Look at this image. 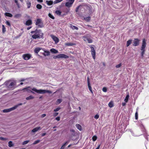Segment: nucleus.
Wrapping results in <instances>:
<instances>
[{"label": "nucleus", "mask_w": 149, "mask_h": 149, "mask_svg": "<svg viewBox=\"0 0 149 149\" xmlns=\"http://www.w3.org/2000/svg\"><path fill=\"white\" fill-rule=\"evenodd\" d=\"M37 1L39 2H42L43 1V0H37Z\"/></svg>", "instance_id": "62"}, {"label": "nucleus", "mask_w": 149, "mask_h": 149, "mask_svg": "<svg viewBox=\"0 0 149 149\" xmlns=\"http://www.w3.org/2000/svg\"><path fill=\"white\" fill-rule=\"evenodd\" d=\"M7 25H8L9 26H10V22L8 21H7L6 22Z\"/></svg>", "instance_id": "53"}, {"label": "nucleus", "mask_w": 149, "mask_h": 149, "mask_svg": "<svg viewBox=\"0 0 149 149\" xmlns=\"http://www.w3.org/2000/svg\"><path fill=\"white\" fill-rule=\"evenodd\" d=\"M50 36L53 40L55 42V44H56L58 42V39L56 36L53 35H51Z\"/></svg>", "instance_id": "11"}, {"label": "nucleus", "mask_w": 149, "mask_h": 149, "mask_svg": "<svg viewBox=\"0 0 149 149\" xmlns=\"http://www.w3.org/2000/svg\"><path fill=\"white\" fill-rule=\"evenodd\" d=\"M7 139V138H5L2 137H0V140H3V141H5Z\"/></svg>", "instance_id": "46"}, {"label": "nucleus", "mask_w": 149, "mask_h": 149, "mask_svg": "<svg viewBox=\"0 0 149 149\" xmlns=\"http://www.w3.org/2000/svg\"><path fill=\"white\" fill-rule=\"evenodd\" d=\"M126 102H123L122 103V105L123 106H124L125 105H126Z\"/></svg>", "instance_id": "59"}, {"label": "nucleus", "mask_w": 149, "mask_h": 149, "mask_svg": "<svg viewBox=\"0 0 149 149\" xmlns=\"http://www.w3.org/2000/svg\"><path fill=\"white\" fill-rule=\"evenodd\" d=\"M84 19L87 22H89L91 20V17H84Z\"/></svg>", "instance_id": "32"}, {"label": "nucleus", "mask_w": 149, "mask_h": 149, "mask_svg": "<svg viewBox=\"0 0 149 149\" xmlns=\"http://www.w3.org/2000/svg\"><path fill=\"white\" fill-rule=\"evenodd\" d=\"M129 97V94L126 95V97L124 100V101L125 102H128Z\"/></svg>", "instance_id": "31"}, {"label": "nucleus", "mask_w": 149, "mask_h": 149, "mask_svg": "<svg viewBox=\"0 0 149 149\" xmlns=\"http://www.w3.org/2000/svg\"><path fill=\"white\" fill-rule=\"evenodd\" d=\"M88 86L90 91H91V93H93V91L92 90L91 87V86L90 84H88Z\"/></svg>", "instance_id": "36"}, {"label": "nucleus", "mask_w": 149, "mask_h": 149, "mask_svg": "<svg viewBox=\"0 0 149 149\" xmlns=\"http://www.w3.org/2000/svg\"><path fill=\"white\" fill-rule=\"evenodd\" d=\"M59 58H67L69 56L64 54H59Z\"/></svg>", "instance_id": "14"}, {"label": "nucleus", "mask_w": 149, "mask_h": 149, "mask_svg": "<svg viewBox=\"0 0 149 149\" xmlns=\"http://www.w3.org/2000/svg\"><path fill=\"white\" fill-rule=\"evenodd\" d=\"M32 21L30 19H28L26 22L25 24L27 26H29L32 24Z\"/></svg>", "instance_id": "15"}, {"label": "nucleus", "mask_w": 149, "mask_h": 149, "mask_svg": "<svg viewBox=\"0 0 149 149\" xmlns=\"http://www.w3.org/2000/svg\"><path fill=\"white\" fill-rule=\"evenodd\" d=\"M59 54L57 56H54L53 57V58L54 59H56L57 58H59Z\"/></svg>", "instance_id": "54"}, {"label": "nucleus", "mask_w": 149, "mask_h": 149, "mask_svg": "<svg viewBox=\"0 0 149 149\" xmlns=\"http://www.w3.org/2000/svg\"><path fill=\"white\" fill-rule=\"evenodd\" d=\"M146 42L145 39L143 38L142 40V45L141 48V50L142 51L141 54L142 56H143L145 51V48L146 47Z\"/></svg>", "instance_id": "3"}, {"label": "nucleus", "mask_w": 149, "mask_h": 149, "mask_svg": "<svg viewBox=\"0 0 149 149\" xmlns=\"http://www.w3.org/2000/svg\"><path fill=\"white\" fill-rule=\"evenodd\" d=\"M40 140H37L36 141H35L33 143V145H35V144H37L39 142H40Z\"/></svg>", "instance_id": "41"}, {"label": "nucleus", "mask_w": 149, "mask_h": 149, "mask_svg": "<svg viewBox=\"0 0 149 149\" xmlns=\"http://www.w3.org/2000/svg\"><path fill=\"white\" fill-rule=\"evenodd\" d=\"M35 24L38 26V28H42L43 27V23L40 19H36Z\"/></svg>", "instance_id": "5"}, {"label": "nucleus", "mask_w": 149, "mask_h": 149, "mask_svg": "<svg viewBox=\"0 0 149 149\" xmlns=\"http://www.w3.org/2000/svg\"><path fill=\"white\" fill-rule=\"evenodd\" d=\"M140 40L137 38H134L133 40V45L134 46H136L139 44Z\"/></svg>", "instance_id": "7"}, {"label": "nucleus", "mask_w": 149, "mask_h": 149, "mask_svg": "<svg viewBox=\"0 0 149 149\" xmlns=\"http://www.w3.org/2000/svg\"><path fill=\"white\" fill-rule=\"evenodd\" d=\"M31 88L30 87L28 86L27 87L23 88V90L24 92L27 91L28 93H31L33 94H34V93L33 91H31V90L29 89V88Z\"/></svg>", "instance_id": "12"}, {"label": "nucleus", "mask_w": 149, "mask_h": 149, "mask_svg": "<svg viewBox=\"0 0 149 149\" xmlns=\"http://www.w3.org/2000/svg\"><path fill=\"white\" fill-rule=\"evenodd\" d=\"M121 66V63H120L119 64L117 65H116V68H119Z\"/></svg>", "instance_id": "50"}, {"label": "nucleus", "mask_w": 149, "mask_h": 149, "mask_svg": "<svg viewBox=\"0 0 149 149\" xmlns=\"http://www.w3.org/2000/svg\"><path fill=\"white\" fill-rule=\"evenodd\" d=\"M94 118L95 119H98L99 118V116L98 114H96L95 116H94Z\"/></svg>", "instance_id": "51"}, {"label": "nucleus", "mask_w": 149, "mask_h": 149, "mask_svg": "<svg viewBox=\"0 0 149 149\" xmlns=\"http://www.w3.org/2000/svg\"><path fill=\"white\" fill-rule=\"evenodd\" d=\"M74 1V0H66L67 2L65 3V6L68 8L71 7L72 6Z\"/></svg>", "instance_id": "6"}, {"label": "nucleus", "mask_w": 149, "mask_h": 149, "mask_svg": "<svg viewBox=\"0 0 149 149\" xmlns=\"http://www.w3.org/2000/svg\"><path fill=\"white\" fill-rule=\"evenodd\" d=\"M46 116V114H42L41 116V117L42 118H44V117H45V116Z\"/></svg>", "instance_id": "56"}, {"label": "nucleus", "mask_w": 149, "mask_h": 149, "mask_svg": "<svg viewBox=\"0 0 149 149\" xmlns=\"http://www.w3.org/2000/svg\"><path fill=\"white\" fill-rule=\"evenodd\" d=\"M22 105V104L21 103L19 104L14 106V107L15 108V109H16L19 106Z\"/></svg>", "instance_id": "42"}, {"label": "nucleus", "mask_w": 149, "mask_h": 149, "mask_svg": "<svg viewBox=\"0 0 149 149\" xmlns=\"http://www.w3.org/2000/svg\"><path fill=\"white\" fill-rule=\"evenodd\" d=\"M61 12L59 10H57L55 11V13L58 15H60L61 14Z\"/></svg>", "instance_id": "33"}, {"label": "nucleus", "mask_w": 149, "mask_h": 149, "mask_svg": "<svg viewBox=\"0 0 149 149\" xmlns=\"http://www.w3.org/2000/svg\"><path fill=\"white\" fill-rule=\"evenodd\" d=\"M41 129V127H36L33 129L31 131L33 132H35Z\"/></svg>", "instance_id": "16"}, {"label": "nucleus", "mask_w": 149, "mask_h": 149, "mask_svg": "<svg viewBox=\"0 0 149 149\" xmlns=\"http://www.w3.org/2000/svg\"><path fill=\"white\" fill-rule=\"evenodd\" d=\"M63 0H56L54 1V4L57 3L62 1Z\"/></svg>", "instance_id": "39"}, {"label": "nucleus", "mask_w": 149, "mask_h": 149, "mask_svg": "<svg viewBox=\"0 0 149 149\" xmlns=\"http://www.w3.org/2000/svg\"><path fill=\"white\" fill-rule=\"evenodd\" d=\"M31 28V26H30L28 27L27 28V30H29Z\"/></svg>", "instance_id": "63"}, {"label": "nucleus", "mask_w": 149, "mask_h": 149, "mask_svg": "<svg viewBox=\"0 0 149 149\" xmlns=\"http://www.w3.org/2000/svg\"><path fill=\"white\" fill-rule=\"evenodd\" d=\"M31 89L32 91L40 94H44L46 93H48L49 94L52 93V92L49 90H42L41 89L38 90L35 88H32Z\"/></svg>", "instance_id": "2"}, {"label": "nucleus", "mask_w": 149, "mask_h": 149, "mask_svg": "<svg viewBox=\"0 0 149 149\" xmlns=\"http://www.w3.org/2000/svg\"><path fill=\"white\" fill-rule=\"evenodd\" d=\"M31 33L33 34L32 38L35 39H39L43 38V33L40 29H36L35 31H32Z\"/></svg>", "instance_id": "1"}, {"label": "nucleus", "mask_w": 149, "mask_h": 149, "mask_svg": "<svg viewBox=\"0 0 149 149\" xmlns=\"http://www.w3.org/2000/svg\"><path fill=\"white\" fill-rule=\"evenodd\" d=\"M44 53L43 54V55L45 56H48L50 55V52L48 51L45 50L44 51Z\"/></svg>", "instance_id": "18"}, {"label": "nucleus", "mask_w": 149, "mask_h": 149, "mask_svg": "<svg viewBox=\"0 0 149 149\" xmlns=\"http://www.w3.org/2000/svg\"><path fill=\"white\" fill-rule=\"evenodd\" d=\"M69 143V141H67L63 143L62 146L65 147V146L67 145Z\"/></svg>", "instance_id": "45"}, {"label": "nucleus", "mask_w": 149, "mask_h": 149, "mask_svg": "<svg viewBox=\"0 0 149 149\" xmlns=\"http://www.w3.org/2000/svg\"><path fill=\"white\" fill-rule=\"evenodd\" d=\"M76 127L80 131H81L82 130L81 126V125L79 124H77L76 125Z\"/></svg>", "instance_id": "23"}, {"label": "nucleus", "mask_w": 149, "mask_h": 149, "mask_svg": "<svg viewBox=\"0 0 149 149\" xmlns=\"http://www.w3.org/2000/svg\"><path fill=\"white\" fill-rule=\"evenodd\" d=\"M61 109V108L60 107H58L56 108V109H54V112H56L58 111Z\"/></svg>", "instance_id": "44"}, {"label": "nucleus", "mask_w": 149, "mask_h": 149, "mask_svg": "<svg viewBox=\"0 0 149 149\" xmlns=\"http://www.w3.org/2000/svg\"><path fill=\"white\" fill-rule=\"evenodd\" d=\"M58 114V113L57 112H55L53 113V116L54 117H56L57 116Z\"/></svg>", "instance_id": "52"}, {"label": "nucleus", "mask_w": 149, "mask_h": 149, "mask_svg": "<svg viewBox=\"0 0 149 149\" xmlns=\"http://www.w3.org/2000/svg\"><path fill=\"white\" fill-rule=\"evenodd\" d=\"M81 6V5H80L79 6H77L76 8V9H75V11L76 12H78V10H79V8Z\"/></svg>", "instance_id": "47"}, {"label": "nucleus", "mask_w": 149, "mask_h": 149, "mask_svg": "<svg viewBox=\"0 0 149 149\" xmlns=\"http://www.w3.org/2000/svg\"><path fill=\"white\" fill-rule=\"evenodd\" d=\"M91 49V54L94 59H95V52L94 47L92 46L90 47Z\"/></svg>", "instance_id": "8"}, {"label": "nucleus", "mask_w": 149, "mask_h": 149, "mask_svg": "<svg viewBox=\"0 0 149 149\" xmlns=\"http://www.w3.org/2000/svg\"><path fill=\"white\" fill-rule=\"evenodd\" d=\"M97 137L95 136H94L92 138V140L93 141H95L97 139Z\"/></svg>", "instance_id": "38"}, {"label": "nucleus", "mask_w": 149, "mask_h": 149, "mask_svg": "<svg viewBox=\"0 0 149 149\" xmlns=\"http://www.w3.org/2000/svg\"><path fill=\"white\" fill-rule=\"evenodd\" d=\"M70 27L72 29H76L77 30H78V28L76 26L71 25L70 26Z\"/></svg>", "instance_id": "34"}, {"label": "nucleus", "mask_w": 149, "mask_h": 149, "mask_svg": "<svg viewBox=\"0 0 149 149\" xmlns=\"http://www.w3.org/2000/svg\"><path fill=\"white\" fill-rule=\"evenodd\" d=\"M65 45L68 46H72L75 45V44L72 43H65Z\"/></svg>", "instance_id": "27"}, {"label": "nucleus", "mask_w": 149, "mask_h": 149, "mask_svg": "<svg viewBox=\"0 0 149 149\" xmlns=\"http://www.w3.org/2000/svg\"><path fill=\"white\" fill-rule=\"evenodd\" d=\"M132 40H129L127 41V44H126V46L127 47H128L130 46V45L131 44V43L132 42Z\"/></svg>", "instance_id": "20"}, {"label": "nucleus", "mask_w": 149, "mask_h": 149, "mask_svg": "<svg viewBox=\"0 0 149 149\" xmlns=\"http://www.w3.org/2000/svg\"><path fill=\"white\" fill-rule=\"evenodd\" d=\"M83 38L84 41L85 42L87 41L88 43H92L93 42L92 40L90 38L87 37V36H84Z\"/></svg>", "instance_id": "9"}, {"label": "nucleus", "mask_w": 149, "mask_h": 149, "mask_svg": "<svg viewBox=\"0 0 149 149\" xmlns=\"http://www.w3.org/2000/svg\"><path fill=\"white\" fill-rule=\"evenodd\" d=\"M50 52L52 53L56 54L58 52V51L56 49H55L54 48L51 49L50 50Z\"/></svg>", "instance_id": "19"}, {"label": "nucleus", "mask_w": 149, "mask_h": 149, "mask_svg": "<svg viewBox=\"0 0 149 149\" xmlns=\"http://www.w3.org/2000/svg\"><path fill=\"white\" fill-rule=\"evenodd\" d=\"M87 79L88 84H90V81H89V78L88 77H87Z\"/></svg>", "instance_id": "57"}, {"label": "nucleus", "mask_w": 149, "mask_h": 149, "mask_svg": "<svg viewBox=\"0 0 149 149\" xmlns=\"http://www.w3.org/2000/svg\"><path fill=\"white\" fill-rule=\"evenodd\" d=\"M130 132H131V133L132 134V135L133 136H136L134 134V133H133V132L132 131V130H130Z\"/></svg>", "instance_id": "58"}, {"label": "nucleus", "mask_w": 149, "mask_h": 149, "mask_svg": "<svg viewBox=\"0 0 149 149\" xmlns=\"http://www.w3.org/2000/svg\"><path fill=\"white\" fill-rule=\"evenodd\" d=\"M15 109V108L13 107L9 109H5L3 110V111L4 113L9 112Z\"/></svg>", "instance_id": "13"}, {"label": "nucleus", "mask_w": 149, "mask_h": 149, "mask_svg": "<svg viewBox=\"0 0 149 149\" xmlns=\"http://www.w3.org/2000/svg\"><path fill=\"white\" fill-rule=\"evenodd\" d=\"M26 5H27V8H30L31 5V3L29 1H28L26 3Z\"/></svg>", "instance_id": "30"}, {"label": "nucleus", "mask_w": 149, "mask_h": 149, "mask_svg": "<svg viewBox=\"0 0 149 149\" xmlns=\"http://www.w3.org/2000/svg\"><path fill=\"white\" fill-rule=\"evenodd\" d=\"M29 142V140L25 141L22 143V144L23 145L26 144L27 143H28Z\"/></svg>", "instance_id": "43"}, {"label": "nucleus", "mask_w": 149, "mask_h": 149, "mask_svg": "<svg viewBox=\"0 0 149 149\" xmlns=\"http://www.w3.org/2000/svg\"><path fill=\"white\" fill-rule=\"evenodd\" d=\"M138 118V113H137V111H136L135 113V118L137 120V119Z\"/></svg>", "instance_id": "48"}, {"label": "nucleus", "mask_w": 149, "mask_h": 149, "mask_svg": "<svg viewBox=\"0 0 149 149\" xmlns=\"http://www.w3.org/2000/svg\"><path fill=\"white\" fill-rule=\"evenodd\" d=\"M8 146L9 147H11L14 146L12 142L11 141H10L8 142Z\"/></svg>", "instance_id": "26"}, {"label": "nucleus", "mask_w": 149, "mask_h": 149, "mask_svg": "<svg viewBox=\"0 0 149 149\" xmlns=\"http://www.w3.org/2000/svg\"><path fill=\"white\" fill-rule=\"evenodd\" d=\"M108 106L110 108H112L113 107L114 105L113 102L111 101L108 104Z\"/></svg>", "instance_id": "28"}, {"label": "nucleus", "mask_w": 149, "mask_h": 149, "mask_svg": "<svg viewBox=\"0 0 149 149\" xmlns=\"http://www.w3.org/2000/svg\"><path fill=\"white\" fill-rule=\"evenodd\" d=\"M100 146V144H99L98 145L97 147L95 149H99Z\"/></svg>", "instance_id": "61"}, {"label": "nucleus", "mask_w": 149, "mask_h": 149, "mask_svg": "<svg viewBox=\"0 0 149 149\" xmlns=\"http://www.w3.org/2000/svg\"><path fill=\"white\" fill-rule=\"evenodd\" d=\"M6 85L8 88L10 90H13L14 88L15 85L14 82H11L10 81H9L6 82Z\"/></svg>", "instance_id": "4"}, {"label": "nucleus", "mask_w": 149, "mask_h": 149, "mask_svg": "<svg viewBox=\"0 0 149 149\" xmlns=\"http://www.w3.org/2000/svg\"><path fill=\"white\" fill-rule=\"evenodd\" d=\"M14 1H15V2L16 3V4H17L18 3L17 0H15Z\"/></svg>", "instance_id": "64"}, {"label": "nucleus", "mask_w": 149, "mask_h": 149, "mask_svg": "<svg viewBox=\"0 0 149 149\" xmlns=\"http://www.w3.org/2000/svg\"><path fill=\"white\" fill-rule=\"evenodd\" d=\"M48 16L50 18H52V19H54L55 18L50 13H49L48 14Z\"/></svg>", "instance_id": "40"}, {"label": "nucleus", "mask_w": 149, "mask_h": 149, "mask_svg": "<svg viewBox=\"0 0 149 149\" xmlns=\"http://www.w3.org/2000/svg\"><path fill=\"white\" fill-rule=\"evenodd\" d=\"M5 15L6 16L9 17H12L13 16L10 13H6L5 14Z\"/></svg>", "instance_id": "22"}, {"label": "nucleus", "mask_w": 149, "mask_h": 149, "mask_svg": "<svg viewBox=\"0 0 149 149\" xmlns=\"http://www.w3.org/2000/svg\"><path fill=\"white\" fill-rule=\"evenodd\" d=\"M34 97L31 95H30L29 96L27 97L26 98V100H32L34 99Z\"/></svg>", "instance_id": "25"}, {"label": "nucleus", "mask_w": 149, "mask_h": 149, "mask_svg": "<svg viewBox=\"0 0 149 149\" xmlns=\"http://www.w3.org/2000/svg\"><path fill=\"white\" fill-rule=\"evenodd\" d=\"M56 120L57 121H59L60 120V117L59 116L57 117L56 118Z\"/></svg>", "instance_id": "55"}, {"label": "nucleus", "mask_w": 149, "mask_h": 149, "mask_svg": "<svg viewBox=\"0 0 149 149\" xmlns=\"http://www.w3.org/2000/svg\"><path fill=\"white\" fill-rule=\"evenodd\" d=\"M46 134V133H42L41 134V135L42 136H44Z\"/></svg>", "instance_id": "60"}, {"label": "nucleus", "mask_w": 149, "mask_h": 149, "mask_svg": "<svg viewBox=\"0 0 149 149\" xmlns=\"http://www.w3.org/2000/svg\"><path fill=\"white\" fill-rule=\"evenodd\" d=\"M62 101V99H58L56 101L55 104L56 105H58Z\"/></svg>", "instance_id": "24"}, {"label": "nucleus", "mask_w": 149, "mask_h": 149, "mask_svg": "<svg viewBox=\"0 0 149 149\" xmlns=\"http://www.w3.org/2000/svg\"><path fill=\"white\" fill-rule=\"evenodd\" d=\"M36 7L37 8L40 9L42 8V6L40 4H37L36 6Z\"/></svg>", "instance_id": "35"}, {"label": "nucleus", "mask_w": 149, "mask_h": 149, "mask_svg": "<svg viewBox=\"0 0 149 149\" xmlns=\"http://www.w3.org/2000/svg\"><path fill=\"white\" fill-rule=\"evenodd\" d=\"M46 3L49 6H50L53 3V1H46Z\"/></svg>", "instance_id": "21"}, {"label": "nucleus", "mask_w": 149, "mask_h": 149, "mask_svg": "<svg viewBox=\"0 0 149 149\" xmlns=\"http://www.w3.org/2000/svg\"><path fill=\"white\" fill-rule=\"evenodd\" d=\"M2 32L3 33H4L6 31V28L4 25H3L2 26Z\"/></svg>", "instance_id": "37"}, {"label": "nucleus", "mask_w": 149, "mask_h": 149, "mask_svg": "<svg viewBox=\"0 0 149 149\" xmlns=\"http://www.w3.org/2000/svg\"><path fill=\"white\" fill-rule=\"evenodd\" d=\"M41 49L42 48L40 47H36L34 49V52L36 54H38Z\"/></svg>", "instance_id": "17"}, {"label": "nucleus", "mask_w": 149, "mask_h": 149, "mask_svg": "<svg viewBox=\"0 0 149 149\" xmlns=\"http://www.w3.org/2000/svg\"><path fill=\"white\" fill-rule=\"evenodd\" d=\"M102 91L104 92H106L107 91V89L106 87H103L102 88Z\"/></svg>", "instance_id": "49"}, {"label": "nucleus", "mask_w": 149, "mask_h": 149, "mask_svg": "<svg viewBox=\"0 0 149 149\" xmlns=\"http://www.w3.org/2000/svg\"><path fill=\"white\" fill-rule=\"evenodd\" d=\"M23 57L25 60H27L30 58L31 55L29 54H26L23 55Z\"/></svg>", "instance_id": "10"}, {"label": "nucleus", "mask_w": 149, "mask_h": 149, "mask_svg": "<svg viewBox=\"0 0 149 149\" xmlns=\"http://www.w3.org/2000/svg\"><path fill=\"white\" fill-rule=\"evenodd\" d=\"M21 16V15L20 14H16L14 16V18H18L20 17Z\"/></svg>", "instance_id": "29"}]
</instances>
